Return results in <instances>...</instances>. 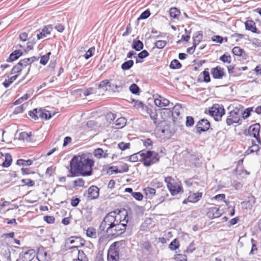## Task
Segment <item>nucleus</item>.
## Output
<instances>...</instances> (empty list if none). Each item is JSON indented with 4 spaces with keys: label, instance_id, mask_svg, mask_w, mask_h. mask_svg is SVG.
<instances>
[{
    "label": "nucleus",
    "instance_id": "38",
    "mask_svg": "<svg viewBox=\"0 0 261 261\" xmlns=\"http://www.w3.org/2000/svg\"><path fill=\"white\" fill-rule=\"evenodd\" d=\"M18 75H15L13 76H12L11 77H10L9 79L8 80H6L3 83V85L5 87V88H8L10 86V85L14 81H15L17 78L18 77Z\"/></svg>",
    "mask_w": 261,
    "mask_h": 261
},
{
    "label": "nucleus",
    "instance_id": "17",
    "mask_svg": "<svg viewBox=\"0 0 261 261\" xmlns=\"http://www.w3.org/2000/svg\"><path fill=\"white\" fill-rule=\"evenodd\" d=\"M245 26L246 30L250 31L253 33L257 34L260 33V31L256 28L255 23L253 20H247L245 22Z\"/></svg>",
    "mask_w": 261,
    "mask_h": 261
},
{
    "label": "nucleus",
    "instance_id": "63",
    "mask_svg": "<svg viewBox=\"0 0 261 261\" xmlns=\"http://www.w3.org/2000/svg\"><path fill=\"white\" fill-rule=\"evenodd\" d=\"M74 187H84L85 184V181L82 178H79L76 180H74L73 181Z\"/></svg>",
    "mask_w": 261,
    "mask_h": 261
},
{
    "label": "nucleus",
    "instance_id": "23",
    "mask_svg": "<svg viewBox=\"0 0 261 261\" xmlns=\"http://www.w3.org/2000/svg\"><path fill=\"white\" fill-rule=\"evenodd\" d=\"M39 115L42 119L48 120L52 117V115L49 111L42 108H40V112Z\"/></svg>",
    "mask_w": 261,
    "mask_h": 261
},
{
    "label": "nucleus",
    "instance_id": "34",
    "mask_svg": "<svg viewBox=\"0 0 261 261\" xmlns=\"http://www.w3.org/2000/svg\"><path fill=\"white\" fill-rule=\"evenodd\" d=\"M144 191L145 192L146 196L149 198H152L156 193L155 190L154 189L148 187L144 188Z\"/></svg>",
    "mask_w": 261,
    "mask_h": 261
},
{
    "label": "nucleus",
    "instance_id": "15",
    "mask_svg": "<svg viewBox=\"0 0 261 261\" xmlns=\"http://www.w3.org/2000/svg\"><path fill=\"white\" fill-rule=\"evenodd\" d=\"M71 244H74L73 247L79 248L85 244V241L80 237L72 236L68 239Z\"/></svg>",
    "mask_w": 261,
    "mask_h": 261
},
{
    "label": "nucleus",
    "instance_id": "50",
    "mask_svg": "<svg viewBox=\"0 0 261 261\" xmlns=\"http://www.w3.org/2000/svg\"><path fill=\"white\" fill-rule=\"evenodd\" d=\"M150 10L149 9H147L141 14L140 16L138 18V20H139L147 19L150 16Z\"/></svg>",
    "mask_w": 261,
    "mask_h": 261
},
{
    "label": "nucleus",
    "instance_id": "18",
    "mask_svg": "<svg viewBox=\"0 0 261 261\" xmlns=\"http://www.w3.org/2000/svg\"><path fill=\"white\" fill-rule=\"evenodd\" d=\"M255 198L254 196H248V200L241 202V204L244 208L251 210L255 203Z\"/></svg>",
    "mask_w": 261,
    "mask_h": 261
},
{
    "label": "nucleus",
    "instance_id": "41",
    "mask_svg": "<svg viewBox=\"0 0 261 261\" xmlns=\"http://www.w3.org/2000/svg\"><path fill=\"white\" fill-rule=\"evenodd\" d=\"M130 91L134 94L139 95L140 89L138 85L136 84H132L129 88Z\"/></svg>",
    "mask_w": 261,
    "mask_h": 261
},
{
    "label": "nucleus",
    "instance_id": "45",
    "mask_svg": "<svg viewBox=\"0 0 261 261\" xmlns=\"http://www.w3.org/2000/svg\"><path fill=\"white\" fill-rule=\"evenodd\" d=\"M208 70V69L206 68L201 73L203 77V81L205 83H209L211 81L210 73Z\"/></svg>",
    "mask_w": 261,
    "mask_h": 261
},
{
    "label": "nucleus",
    "instance_id": "39",
    "mask_svg": "<svg viewBox=\"0 0 261 261\" xmlns=\"http://www.w3.org/2000/svg\"><path fill=\"white\" fill-rule=\"evenodd\" d=\"M76 261H88V258L85 255L83 250H79L78 251V256Z\"/></svg>",
    "mask_w": 261,
    "mask_h": 261
},
{
    "label": "nucleus",
    "instance_id": "4",
    "mask_svg": "<svg viewBox=\"0 0 261 261\" xmlns=\"http://www.w3.org/2000/svg\"><path fill=\"white\" fill-rule=\"evenodd\" d=\"M117 220V214L116 211H112L107 214L99 226L100 233H101L102 231L106 233V230H108Z\"/></svg>",
    "mask_w": 261,
    "mask_h": 261
},
{
    "label": "nucleus",
    "instance_id": "25",
    "mask_svg": "<svg viewBox=\"0 0 261 261\" xmlns=\"http://www.w3.org/2000/svg\"><path fill=\"white\" fill-rule=\"evenodd\" d=\"M260 147L259 145H253L249 147L245 152V155H248L251 153H255L257 155L259 154Z\"/></svg>",
    "mask_w": 261,
    "mask_h": 261
},
{
    "label": "nucleus",
    "instance_id": "33",
    "mask_svg": "<svg viewBox=\"0 0 261 261\" xmlns=\"http://www.w3.org/2000/svg\"><path fill=\"white\" fill-rule=\"evenodd\" d=\"M253 109L254 107H249L246 109L243 112L240 111L242 119H246L248 118L251 115V113L253 111Z\"/></svg>",
    "mask_w": 261,
    "mask_h": 261
},
{
    "label": "nucleus",
    "instance_id": "3",
    "mask_svg": "<svg viewBox=\"0 0 261 261\" xmlns=\"http://www.w3.org/2000/svg\"><path fill=\"white\" fill-rule=\"evenodd\" d=\"M142 163L145 167H150L153 164L158 163L160 161V156L159 154L154 151L143 150L142 155Z\"/></svg>",
    "mask_w": 261,
    "mask_h": 261
},
{
    "label": "nucleus",
    "instance_id": "48",
    "mask_svg": "<svg viewBox=\"0 0 261 261\" xmlns=\"http://www.w3.org/2000/svg\"><path fill=\"white\" fill-rule=\"evenodd\" d=\"M244 50L239 46H235L232 49V53L233 55L237 56H241Z\"/></svg>",
    "mask_w": 261,
    "mask_h": 261
},
{
    "label": "nucleus",
    "instance_id": "2",
    "mask_svg": "<svg viewBox=\"0 0 261 261\" xmlns=\"http://www.w3.org/2000/svg\"><path fill=\"white\" fill-rule=\"evenodd\" d=\"M125 216H127V215ZM125 219L126 217H125L123 220L120 219H118L115 224L111 226L108 230H106V233L109 237L116 238L125 232L127 220L126 221V223H122V221L124 222Z\"/></svg>",
    "mask_w": 261,
    "mask_h": 261
},
{
    "label": "nucleus",
    "instance_id": "21",
    "mask_svg": "<svg viewBox=\"0 0 261 261\" xmlns=\"http://www.w3.org/2000/svg\"><path fill=\"white\" fill-rule=\"evenodd\" d=\"M143 153V150L134 153L129 156L128 161L131 162H141L142 163V155Z\"/></svg>",
    "mask_w": 261,
    "mask_h": 261
},
{
    "label": "nucleus",
    "instance_id": "37",
    "mask_svg": "<svg viewBox=\"0 0 261 261\" xmlns=\"http://www.w3.org/2000/svg\"><path fill=\"white\" fill-rule=\"evenodd\" d=\"M32 160H24L23 159H18L17 161L16 164L19 166H30L33 164Z\"/></svg>",
    "mask_w": 261,
    "mask_h": 261
},
{
    "label": "nucleus",
    "instance_id": "59",
    "mask_svg": "<svg viewBox=\"0 0 261 261\" xmlns=\"http://www.w3.org/2000/svg\"><path fill=\"white\" fill-rule=\"evenodd\" d=\"M132 196L136 200L141 201L143 199V195L139 192H134L132 193Z\"/></svg>",
    "mask_w": 261,
    "mask_h": 261
},
{
    "label": "nucleus",
    "instance_id": "53",
    "mask_svg": "<svg viewBox=\"0 0 261 261\" xmlns=\"http://www.w3.org/2000/svg\"><path fill=\"white\" fill-rule=\"evenodd\" d=\"M116 117V114L112 112H109L106 115V118L110 123L113 121Z\"/></svg>",
    "mask_w": 261,
    "mask_h": 261
},
{
    "label": "nucleus",
    "instance_id": "57",
    "mask_svg": "<svg viewBox=\"0 0 261 261\" xmlns=\"http://www.w3.org/2000/svg\"><path fill=\"white\" fill-rule=\"evenodd\" d=\"M149 55V53L145 49L142 50L139 54H138L137 57L140 59H143Z\"/></svg>",
    "mask_w": 261,
    "mask_h": 261
},
{
    "label": "nucleus",
    "instance_id": "56",
    "mask_svg": "<svg viewBox=\"0 0 261 261\" xmlns=\"http://www.w3.org/2000/svg\"><path fill=\"white\" fill-rule=\"evenodd\" d=\"M194 124V119L192 116H187L186 120V126L187 127H192Z\"/></svg>",
    "mask_w": 261,
    "mask_h": 261
},
{
    "label": "nucleus",
    "instance_id": "13",
    "mask_svg": "<svg viewBox=\"0 0 261 261\" xmlns=\"http://www.w3.org/2000/svg\"><path fill=\"white\" fill-rule=\"evenodd\" d=\"M202 192L190 193V194L188 197L183 201L182 203L185 204L188 202H197L200 199V198L202 197Z\"/></svg>",
    "mask_w": 261,
    "mask_h": 261
},
{
    "label": "nucleus",
    "instance_id": "7",
    "mask_svg": "<svg viewBox=\"0 0 261 261\" xmlns=\"http://www.w3.org/2000/svg\"><path fill=\"white\" fill-rule=\"evenodd\" d=\"M173 179L171 176H168L165 178V182L167 184V188L171 193V194L174 196L180 192H183L182 187L176 184H173L171 180Z\"/></svg>",
    "mask_w": 261,
    "mask_h": 261
},
{
    "label": "nucleus",
    "instance_id": "19",
    "mask_svg": "<svg viewBox=\"0 0 261 261\" xmlns=\"http://www.w3.org/2000/svg\"><path fill=\"white\" fill-rule=\"evenodd\" d=\"M23 55V52L20 50L17 49L11 53L6 61L7 62H12L17 60L20 57Z\"/></svg>",
    "mask_w": 261,
    "mask_h": 261
},
{
    "label": "nucleus",
    "instance_id": "26",
    "mask_svg": "<svg viewBox=\"0 0 261 261\" xmlns=\"http://www.w3.org/2000/svg\"><path fill=\"white\" fill-rule=\"evenodd\" d=\"M114 124L116 126V128H122L126 124V119L124 117H120L116 120Z\"/></svg>",
    "mask_w": 261,
    "mask_h": 261
},
{
    "label": "nucleus",
    "instance_id": "8",
    "mask_svg": "<svg viewBox=\"0 0 261 261\" xmlns=\"http://www.w3.org/2000/svg\"><path fill=\"white\" fill-rule=\"evenodd\" d=\"M36 255L35 250L28 247H23L19 253V258L22 261H32Z\"/></svg>",
    "mask_w": 261,
    "mask_h": 261
},
{
    "label": "nucleus",
    "instance_id": "31",
    "mask_svg": "<svg viewBox=\"0 0 261 261\" xmlns=\"http://www.w3.org/2000/svg\"><path fill=\"white\" fill-rule=\"evenodd\" d=\"M40 112V108H35L32 111H30L28 115L34 120H37L40 118L39 115Z\"/></svg>",
    "mask_w": 261,
    "mask_h": 261
},
{
    "label": "nucleus",
    "instance_id": "20",
    "mask_svg": "<svg viewBox=\"0 0 261 261\" xmlns=\"http://www.w3.org/2000/svg\"><path fill=\"white\" fill-rule=\"evenodd\" d=\"M52 28L50 25L45 26L39 33L37 34V39L40 40L42 38H45L47 35L50 34V31Z\"/></svg>",
    "mask_w": 261,
    "mask_h": 261
},
{
    "label": "nucleus",
    "instance_id": "40",
    "mask_svg": "<svg viewBox=\"0 0 261 261\" xmlns=\"http://www.w3.org/2000/svg\"><path fill=\"white\" fill-rule=\"evenodd\" d=\"M213 199L217 201H224L226 203V205H228V204L229 203V201L228 200H225V195L224 194H219L216 195L213 197Z\"/></svg>",
    "mask_w": 261,
    "mask_h": 261
},
{
    "label": "nucleus",
    "instance_id": "35",
    "mask_svg": "<svg viewBox=\"0 0 261 261\" xmlns=\"http://www.w3.org/2000/svg\"><path fill=\"white\" fill-rule=\"evenodd\" d=\"M169 67L172 69H178L181 68L182 65L178 60L174 59L170 63Z\"/></svg>",
    "mask_w": 261,
    "mask_h": 261
},
{
    "label": "nucleus",
    "instance_id": "9",
    "mask_svg": "<svg viewBox=\"0 0 261 261\" xmlns=\"http://www.w3.org/2000/svg\"><path fill=\"white\" fill-rule=\"evenodd\" d=\"M117 242H114L110 247L108 251V261H119V249L115 247Z\"/></svg>",
    "mask_w": 261,
    "mask_h": 261
},
{
    "label": "nucleus",
    "instance_id": "24",
    "mask_svg": "<svg viewBox=\"0 0 261 261\" xmlns=\"http://www.w3.org/2000/svg\"><path fill=\"white\" fill-rule=\"evenodd\" d=\"M152 219L150 218H147L145 221L141 224L140 227V230L141 231H147L149 228L150 225L152 223Z\"/></svg>",
    "mask_w": 261,
    "mask_h": 261
},
{
    "label": "nucleus",
    "instance_id": "47",
    "mask_svg": "<svg viewBox=\"0 0 261 261\" xmlns=\"http://www.w3.org/2000/svg\"><path fill=\"white\" fill-rule=\"evenodd\" d=\"M95 50V47H91L90 48L88 49V50L86 52L85 54L84 55V58L88 60L89 58H90L91 57H92L94 55V53Z\"/></svg>",
    "mask_w": 261,
    "mask_h": 261
},
{
    "label": "nucleus",
    "instance_id": "55",
    "mask_svg": "<svg viewBox=\"0 0 261 261\" xmlns=\"http://www.w3.org/2000/svg\"><path fill=\"white\" fill-rule=\"evenodd\" d=\"M219 59L223 63H230L231 62V56L230 55L227 56L226 54L222 55Z\"/></svg>",
    "mask_w": 261,
    "mask_h": 261
},
{
    "label": "nucleus",
    "instance_id": "1",
    "mask_svg": "<svg viewBox=\"0 0 261 261\" xmlns=\"http://www.w3.org/2000/svg\"><path fill=\"white\" fill-rule=\"evenodd\" d=\"M94 162L86 158V155L74 156L70 162V174L67 177H73L81 175L83 176H90L92 173V167Z\"/></svg>",
    "mask_w": 261,
    "mask_h": 261
},
{
    "label": "nucleus",
    "instance_id": "16",
    "mask_svg": "<svg viewBox=\"0 0 261 261\" xmlns=\"http://www.w3.org/2000/svg\"><path fill=\"white\" fill-rule=\"evenodd\" d=\"M221 215L219 208L216 207H210L206 213V216L211 219L220 217Z\"/></svg>",
    "mask_w": 261,
    "mask_h": 261
},
{
    "label": "nucleus",
    "instance_id": "28",
    "mask_svg": "<svg viewBox=\"0 0 261 261\" xmlns=\"http://www.w3.org/2000/svg\"><path fill=\"white\" fill-rule=\"evenodd\" d=\"M203 38V34L202 31H198L196 33H194L193 36V43H196V46L201 42Z\"/></svg>",
    "mask_w": 261,
    "mask_h": 261
},
{
    "label": "nucleus",
    "instance_id": "58",
    "mask_svg": "<svg viewBox=\"0 0 261 261\" xmlns=\"http://www.w3.org/2000/svg\"><path fill=\"white\" fill-rule=\"evenodd\" d=\"M118 146L122 150H124L126 149L129 148L130 143L121 142L118 144Z\"/></svg>",
    "mask_w": 261,
    "mask_h": 261
},
{
    "label": "nucleus",
    "instance_id": "6",
    "mask_svg": "<svg viewBox=\"0 0 261 261\" xmlns=\"http://www.w3.org/2000/svg\"><path fill=\"white\" fill-rule=\"evenodd\" d=\"M225 110L223 106L218 103L214 104L212 107L209 109V114L212 117H214L216 121H219L221 117L225 114Z\"/></svg>",
    "mask_w": 261,
    "mask_h": 261
},
{
    "label": "nucleus",
    "instance_id": "29",
    "mask_svg": "<svg viewBox=\"0 0 261 261\" xmlns=\"http://www.w3.org/2000/svg\"><path fill=\"white\" fill-rule=\"evenodd\" d=\"M142 249H143L148 252L149 253H150L153 251V248L152 246L150 243V242L148 241H146L144 242L141 244L140 246Z\"/></svg>",
    "mask_w": 261,
    "mask_h": 261
},
{
    "label": "nucleus",
    "instance_id": "62",
    "mask_svg": "<svg viewBox=\"0 0 261 261\" xmlns=\"http://www.w3.org/2000/svg\"><path fill=\"white\" fill-rule=\"evenodd\" d=\"M43 220L48 224H53L55 221V217L51 216H45L43 217Z\"/></svg>",
    "mask_w": 261,
    "mask_h": 261
},
{
    "label": "nucleus",
    "instance_id": "54",
    "mask_svg": "<svg viewBox=\"0 0 261 261\" xmlns=\"http://www.w3.org/2000/svg\"><path fill=\"white\" fill-rule=\"evenodd\" d=\"M103 153V150L101 148H97L94 149L93 151L94 155L98 159L102 158V155Z\"/></svg>",
    "mask_w": 261,
    "mask_h": 261
},
{
    "label": "nucleus",
    "instance_id": "44",
    "mask_svg": "<svg viewBox=\"0 0 261 261\" xmlns=\"http://www.w3.org/2000/svg\"><path fill=\"white\" fill-rule=\"evenodd\" d=\"M109 87L110 88V90H112L114 92H119L122 88V86L118 85L116 84L111 83L110 82Z\"/></svg>",
    "mask_w": 261,
    "mask_h": 261
},
{
    "label": "nucleus",
    "instance_id": "22",
    "mask_svg": "<svg viewBox=\"0 0 261 261\" xmlns=\"http://www.w3.org/2000/svg\"><path fill=\"white\" fill-rule=\"evenodd\" d=\"M132 47L133 49H135L136 51H139L142 50L144 47L143 43L139 40L134 39L133 41V43L132 44Z\"/></svg>",
    "mask_w": 261,
    "mask_h": 261
},
{
    "label": "nucleus",
    "instance_id": "52",
    "mask_svg": "<svg viewBox=\"0 0 261 261\" xmlns=\"http://www.w3.org/2000/svg\"><path fill=\"white\" fill-rule=\"evenodd\" d=\"M113 173H120V170L117 168L116 166H111L109 167L107 171V173L108 174H112Z\"/></svg>",
    "mask_w": 261,
    "mask_h": 261
},
{
    "label": "nucleus",
    "instance_id": "30",
    "mask_svg": "<svg viewBox=\"0 0 261 261\" xmlns=\"http://www.w3.org/2000/svg\"><path fill=\"white\" fill-rule=\"evenodd\" d=\"M180 14V10L175 7L171 8L169 10L170 16L173 18L179 19Z\"/></svg>",
    "mask_w": 261,
    "mask_h": 261
},
{
    "label": "nucleus",
    "instance_id": "46",
    "mask_svg": "<svg viewBox=\"0 0 261 261\" xmlns=\"http://www.w3.org/2000/svg\"><path fill=\"white\" fill-rule=\"evenodd\" d=\"M51 55V52H48L46 55L42 56L40 61V63L43 65H45L49 59V56Z\"/></svg>",
    "mask_w": 261,
    "mask_h": 261
},
{
    "label": "nucleus",
    "instance_id": "10",
    "mask_svg": "<svg viewBox=\"0 0 261 261\" xmlns=\"http://www.w3.org/2000/svg\"><path fill=\"white\" fill-rule=\"evenodd\" d=\"M211 126L210 122L205 119H201L199 120L195 126L196 128V133L200 135L203 132L207 131Z\"/></svg>",
    "mask_w": 261,
    "mask_h": 261
},
{
    "label": "nucleus",
    "instance_id": "64",
    "mask_svg": "<svg viewBox=\"0 0 261 261\" xmlns=\"http://www.w3.org/2000/svg\"><path fill=\"white\" fill-rule=\"evenodd\" d=\"M80 199L77 196H73L71 199V205L73 207H76L78 205L80 202Z\"/></svg>",
    "mask_w": 261,
    "mask_h": 261
},
{
    "label": "nucleus",
    "instance_id": "12",
    "mask_svg": "<svg viewBox=\"0 0 261 261\" xmlns=\"http://www.w3.org/2000/svg\"><path fill=\"white\" fill-rule=\"evenodd\" d=\"M153 97L154 99V104L158 107L162 108L163 107H166L168 106L170 103V101L168 99L159 94L153 95Z\"/></svg>",
    "mask_w": 261,
    "mask_h": 261
},
{
    "label": "nucleus",
    "instance_id": "51",
    "mask_svg": "<svg viewBox=\"0 0 261 261\" xmlns=\"http://www.w3.org/2000/svg\"><path fill=\"white\" fill-rule=\"evenodd\" d=\"M167 41L165 40H158L155 42L154 46L158 48H163L167 44Z\"/></svg>",
    "mask_w": 261,
    "mask_h": 261
},
{
    "label": "nucleus",
    "instance_id": "49",
    "mask_svg": "<svg viewBox=\"0 0 261 261\" xmlns=\"http://www.w3.org/2000/svg\"><path fill=\"white\" fill-rule=\"evenodd\" d=\"M179 246L178 241L177 239H174L169 244V248L171 250H175L177 249Z\"/></svg>",
    "mask_w": 261,
    "mask_h": 261
},
{
    "label": "nucleus",
    "instance_id": "11",
    "mask_svg": "<svg viewBox=\"0 0 261 261\" xmlns=\"http://www.w3.org/2000/svg\"><path fill=\"white\" fill-rule=\"evenodd\" d=\"M211 73L214 79H222L225 75L224 69L219 66L212 68L211 69Z\"/></svg>",
    "mask_w": 261,
    "mask_h": 261
},
{
    "label": "nucleus",
    "instance_id": "14",
    "mask_svg": "<svg viewBox=\"0 0 261 261\" xmlns=\"http://www.w3.org/2000/svg\"><path fill=\"white\" fill-rule=\"evenodd\" d=\"M88 197L90 199H96L98 198L99 189L96 186H90L88 190Z\"/></svg>",
    "mask_w": 261,
    "mask_h": 261
},
{
    "label": "nucleus",
    "instance_id": "61",
    "mask_svg": "<svg viewBox=\"0 0 261 261\" xmlns=\"http://www.w3.org/2000/svg\"><path fill=\"white\" fill-rule=\"evenodd\" d=\"M175 259L176 261H187V257L185 254H178L175 255Z\"/></svg>",
    "mask_w": 261,
    "mask_h": 261
},
{
    "label": "nucleus",
    "instance_id": "27",
    "mask_svg": "<svg viewBox=\"0 0 261 261\" xmlns=\"http://www.w3.org/2000/svg\"><path fill=\"white\" fill-rule=\"evenodd\" d=\"M5 160L2 164V166L4 167L8 168L12 164V157L9 153H6L5 154Z\"/></svg>",
    "mask_w": 261,
    "mask_h": 261
},
{
    "label": "nucleus",
    "instance_id": "43",
    "mask_svg": "<svg viewBox=\"0 0 261 261\" xmlns=\"http://www.w3.org/2000/svg\"><path fill=\"white\" fill-rule=\"evenodd\" d=\"M110 82L108 80L102 81L98 86L99 89H103L105 91L108 90V87H109Z\"/></svg>",
    "mask_w": 261,
    "mask_h": 261
},
{
    "label": "nucleus",
    "instance_id": "60",
    "mask_svg": "<svg viewBox=\"0 0 261 261\" xmlns=\"http://www.w3.org/2000/svg\"><path fill=\"white\" fill-rule=\"evenodd\" d=\"M21 182L29 187H33L35 185V182L30 179H23Z\"/></svg>",
    "mask_w": 261,
    "mask_h": 261
},
{
    "label": "nucleus",
    "instance_id": "36",
    "mask_svg": "<svg viewBox=\"0 0 261 261\" xmlns=\"http://www.w3.org/2000/svg\"><path fill=\"white\" fill-rule=\"evenodd\" d=\"M86 235L87 237L91 238H96V229L92 227L88 228L86 230Z\"/></svg>",
    "mask_w": 261,
    "mask_h": 261
},
{
    "label": "nucleus",
    "instance_id": "42",
    "mask_svg": "<svg viewBox=\"0 0 261 261\" xmlns=\"http://www.w3.org/2000/svg\"><path fill=\"white\" fill-rule=\"evenodd\" d=\"M22 68H23L21 64L18 62L12 69L11 74H13L15 73H19L20 72H21Z\"/></svg>",
    "mask_w": 261,
    "mask_h": 261
},
{
    "label": "nucleus",
    "instance_id": "32",
    "mask_svg": "<svg viewBox=\"0 0 261 261\" xmlns=\"http://www.w3.org/2000/svg\"><path fill=\"white\" fill-rule=\"evenodd\" d=\"M134 64V61L132 60H129L122 63L121 66V68L123 70H128L133 66Z\"/></svg>",
    "mask_w": 261,
    "mask_h": 261
},
{
    "label": "nucleus",
    "instance_id": "5",
    "mask_svg": "<svg viewBox=\"0 0 261 261\" xmlns=\"http://www.w3.org/2000/svg\"><path fill=\"white\" fill-rule=\"evenodd\" d=\"M242 122L241 113H240L239 109L236 108L228 113L226 119V123L228 126H230L236 123L241 124Z\"/></svg>",
    "mask_w": 261,
    "mask_h": 261
}]
</instances>
